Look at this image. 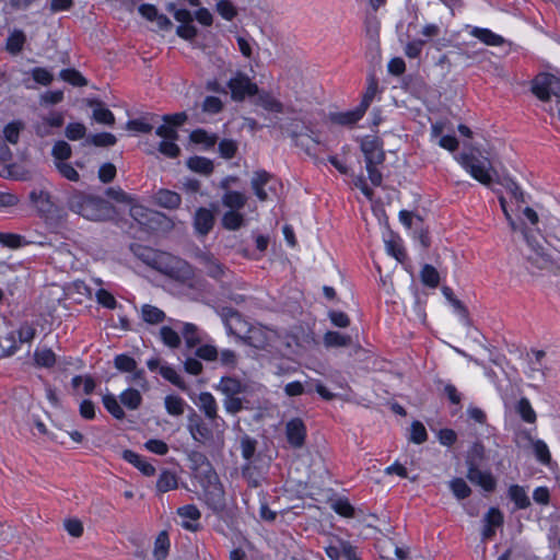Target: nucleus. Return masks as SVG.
<instances>
[{
    "label": "nucleus",
    "instance_id": "1",
    "mask_svg": "<svg viewBox=\"0 0 560 560\" xmlns=\"http://www.w3.org/2000/svg\"><path fill=\"white\" fill-rule=\"evenodd\" d=\"M66 206L71 212L90 221L109 220L115 213L108 201L79 189L68 192Z\"/></svg>",
    "mask_w": 560,
    "mask_h": 560
},
{
    "label": "nucleus",
    "instance_id": "2",
    "mask_svg": "<svg viewBox=\"0 0 560 560\" xmlns=\"http://www.w3.org/2000/svg\"><path fill=\"white\" fill-rule=\"evenodd\" d=\"M524 237L526 247L523 249V257L529 273L538 275L541 271L557 273L560 271V262L553 257L542 236L524 231Z\"/></svg>",
    "mask_w": 560,
    "mask_h": 560
},
{
    "label": "nucleus",
    "instance_id": "3",
    "mask_svg": "<svg viewBox=\"0 0 560 560\" xmlns=\"http://www.w3.org/2000/svg\"><path fill=\"white\" fill-rule=\"evenodd\" d=\"M217 389L224 396L223 406L228 413L236 415L243 409H248L249 400L245 397L247 384L231 376H223L217 385Z\"/></svg>",
    "mask_w": 560,
    "mask_h": 560
},
{
    "label": "nucleus",
    "instance_id": "4",
    "mask_svg": "<svg viewBox=\"0 0 560 560\" xmlns=\"http://www.w3.org/2000/svg\"><path fill=\"white\" fill-rule=\"evenodd\" d=\"M152 268L176 280H187L192 276L187 261L166 252L159 250Z\"/></svg>",
    "mask_w": 560,
    "mask_h": 560
},
{
    "label": "nucleus",
    "instance_id": "5",
    "mask_svg": "<svg viewBox=\"0 0 560 560\" xmlns=\"http://www.w3.org/2000/svg\"><path fill=\"white\" fill-rule=\"evenodd\" d=\"M198 458L205 465V469L198 475L200 483L203 488L208 502L213 505H221L224 500V490L219 481L217 472L202 454H197Z\"/></svg>",
    "mask_w": 560,
    "mask_h": 560
},
{
    "label": "nucleus",
    "instance_id": "6",
    "mask_svg": "<svg viewBox=\"0 0 560 560\" xmlns=\"http://www.w3.org/2000/svg\"><path fill=\"white\" fill-rule=\"evenodd\" d=\"M226 86L231 92V98L235 102H243L247 96H254L258 93V85L242 71H236L228 81Z\"/></svg>",
    "mask_w": 560,
    "mask_h": 560
},
{
    "label": "nucleus",
    "instance_id": "7",
    "mask_svg": "<svg viewBox=\"0 0 560 560\" xmlns=\"http://www.w3.org/2000/svg\"><path fill=\"white\" fill-rule=\"evenodd\" d=\"M459 163L470 175L483 185L491 183V175L489 173L490 162L488 159H479L472 154L462 153L458 156Z\"/></svg>",
    "mask_w": 560,
    "mask_h": 560
},
{
    "label": "nucleus",
    "instance_id": "8",
    "mask_svg": "<svg viewBox=\"0 0 560 560\" xmlns=\"http://www.w3.org/2000/svg\"><path fill=\"white\" fill-rule=\"evenodd\" d=\"M132 215L141 223L156 231H171L174 222L164 213L143 209L142 207L132 208Z\"/></svg>",
    "mask_w": 560,
    "mask_h": 560
},
{
    "label": "nucleus",
    "instance_id": "9",
    "mask_svg": "<svg viewBox=\"0 0 560 560\" xmlns=\"http://www.w3.org/2000/svg\"><path fill=\"white\" fill-rule=\"evenodd\" d=\"M532 92L544 102L551 96L560 98V79L550 73H540L533 81Z\"/></svg>",
    "mask_w": 560,
    "mask_h": 560
},
{
    "label": "nucleus",
    "instance_id": "10",
    "mask_svg": "<svg viewBox=\"0 0 560 560\" xmlns=\"http://www.w3.org/2000/svg\"><path fill=\"white\" fill-rule=\"evenodd\" d=\"M187 429L191 438L200 444L209 445L214 442L213 427L211 428L205 420L195 411L187 417Z\"/></svg>",
    "mask_w": 560,
    "mask_h": 560
},
{
    "label": "nucleus",
    "instance_id": "11",
    "mask_svg": "<svg viewBox=\"0 0 560 560\" xmlns=\"http://www.w3.org/2000/svg\"><path fill=\"white\" fill-rule=\"evenodd\" d=\"M197 406L210 421L211 425L217 429L218 433H222L225 428V421L218 413V404L213 395L208 392L200 393Z\"/></svg>",
    "mask_w": 560,
    "mask_h": 560
},
{
    "label": "nucleus",
    "instance_id": "12",
    "mask_svg": "<svg viewBox=\"0 0 560 560\" xmlns=\"http://www.w3.org/2000/svg\"><path fill=\"white\" fill-rule=\"evenodd\" d=\"M361 151L364 154L366 164H383L385 152L383 142L376 136H366L361 141Z\"/></svg>",
    "mask_w": 560,
    "mask_h": 560
},
{
    "label": "nucleus",
    "instance_id": "13",
    "mask_svg": "<svg viewBox=\"0 0 560 560\" xmlns=\"http://www.w3.org/2000/svg\"><path fill=\"white\" fill-rule=\"evenodd\" d=\"M63 122V113L51 110L48 115L42 116L40 119L33 125V128L38 137L45 138L54 135V129L62 127Z\"/></svg>",
    "mask_w": 560,
    "mask_h": 560
},
{
    "label": "nucleus",
    "instance_id": "14",
    "mask_svg": "<svg viewBox=\"0 0 560 560\" xmlns=\"http://www.w3.org/2000/svg\"><path fill=\"white\" fill-rule=\"evenodd\" d=\"M285 435L288 443L294 448H301L305 444L306 427L302 419L294 418L285 424Z\"/></svg>",
    "mask_w": 560,
    "mask_h": 560
},
{
    "label": "nucleus",
    "instance_id": "15",
    "mask_svg": "<svg viewBox=\"0 0 560 560\" xmlns=\"http://www.w3.org/2000/svg\"><path fill=\"white\" fill-rule=\"evenodd\" d=\"M175 20L180 23L176 30V34L179 37L186 40H192L197 36V28L192 24L194 16L190 11L186 9L175 11Z\"/></svg>",
    "mask_w": 560,
    "mask_h": 560
},
{
    "label": "nucleus",
    "instance_id": "16",
    "mask_svg": "<svg viewBox=\"0 0 560 560\" xmlns=\"http://www.w3.org/2000/svg\"><path fill=\"white\" fill-rule=\"evenodd\" d=\"M30 200L37 209V212L43 218H50L54 213L56 206L51 200V196L45 190H33L30 194Z\"/></svg>",
    "mask_w": 560,
    "mask_h": 560
},
{
    "label": "nucleus",
    "instance_id": "17",
    "mask_svg": "<svg viewBox=\"0 0 560 560\" xmlns=\"http://www.w3.org/2000/svg\"><path fill=\"white\" fill-rule=\"evenodd\" d=\"M467 479L479 487H481L487 492L494 491L497 487V480L489 471H482L480 468H470L467 469Z\"/></svg>",
    "mask_w": 560,
    "mask_h": 560
},
{
    "label": "nucleus",
    "instance_id": "18",
    "mask_svg": "<svg viewBox=\"0 0 560 560\" xmlns=\"http://www.w3.org/2000/svg\"><path fill=\"white\" fill-rule=\"evenodd\" d=\"M197 259L211 278L219 280L224 276L225 271L223 266L213 255L200 252L197 254Z\"/></svg>",
    "mask_w": 560,
    "mask_h": 560
},
{
    "label": "nucleus",
    "instance_id": "19",
    "mask_svg": "<svg viewBox=\"0 0 560 560\" xmlns=\"http://www.w3.org/2000/svg\"><path fill=\"white\" fill-rule=\"evenodd\" d=\"M214 225V214L207 208H199L194 218V226L200 235H207Z\"/></svg>",
    "mask_w": 560,
    "mask_h": 560
},
{
    "label": "nucleus",
    "instance_id": "20",
    "mask_svg": "<svg viewBox=\"0 0 560 560\" xmlns=\"http://www.w3.org/2000/svg\"><path fill=\"white\" fill-rule=\"evenodd\" d=\"M219 315L224 322V325L229 334L240 337L237 326L243 323L241 314L232 307H221V310L219 311Z\"/></svg>",
    "mask_w": 560,
    "mask_h": 560
},
{
    "label": "nucleus",
    "instance_id": "21",
    "mask_svg": "<svg viewBox=\"0 0 560 560\" xmlns=\"http://www.w3.org/2000/svg\"><path fill=\"white\" fill-rule=\"evenodd\" d=\"M122 458L132 464L136 468H138L144 476L151 477L155 474L154 466L143 459L139 454L135 453L131 450H125L122 452Z\"/></svg>",
    "mask_w": 560,
    "mask_h": 560
},
{
    "label": "nucleus",
    "instance_id": "22",
    "mask_svg": "<svg viewBox=\"0 0 560 560\" xmlns=\"http://www.w3.org/2000/svg\"><path fill=\"white\" fill-rule=\"evenodd\" d=\"M154 200L156 205L166 209H177L182 203L180 195L168 189L158 190Z\"/></svg>",
    "mask_w": 560,
    "mask_h": 560
},
{
    "label": "nucleus",
    "instance_id": "23",
    "mask_svg": "<svg viewBox=\"0 0 560 560\" xmlns=\"http://www.w3.org/2000/svg\"><path fill=\"white\" fill-rule=\"evenodd\" d=\"M256 95V105L261 106L264 109L268 112L284 113V105L279 100H277L271 93L258 90V93Z\"/></svg>",
    "mask_w": 560,
    "mask_h": 560
},
{
    "label": "nucleus",
    "instance_id": "24",
    "mask_svg": "<svg viewBox=\"0 0 560 560\" xmlns=\"http://www.w3.org/2000/svg\"><path fill=\"white\" fill-rule=\"evenodd\" d=\"M271 177V174L264 170L254 173L250 182L252 188L257 198L261 201H266L268 199V194L264 187L270 182Z\"/></svg>",
    "mask_w": 560,
    "mask_h": 560
},
{
    "label": "nucleus",
    "instance_id": "25",
    "mask_svg": "<svg viewBox=\"0 0 560 560\" xmlns=\"http://www.w3.org/2000/svg\"><path fill=\"white\" fill-rule=\"evenodd\" d=\"M486 458L485 446L481 442H475L466 455L467 469L479 468Z\"/></svg>",
    "mask_w": 560,
    "mask_h": 560
},
{
    "label": "nucleus",
    "instance_id": "26",
    "mask_svg": "<svg viewBox=\"0 0 560 560\" xmlns=\"http://www.w3.org/2000/svg\"><path fill=\"white\" fill-rule=\"evenodd\" d=\"M89 105L93 107V118L104 125L113 126L115 124L114 114L103 106V103L98 100L89 102Z\"/></svg>",
    "mask_w": 560,
    "mask_h": 560
},
{
    "label": "nucleus",
    "instance_id": "27",
    "mask_svg": "<svg viewBox=\"0 0 560 560\" xmlns=\"http://www.w3.org/2000/svg\"><path fill=\"white\" fill-rule=\"evenodd\" d=\"M365 113L358 106L355 109L346 113L330 115V120L341 126H352L359 121Z\"/></svg>",
    "mask_w": 560,
    "mask_h": 560
},
{
    "label": "nucleus",
    "instance_id": "28",
    "mask_svg": "<svg viewBox=\"0 0 560 560\" xmlns=\"http://www.w3.org/2000/svg\"><path fill=\"white\" fill-rule=\"evenodd\" d=\"M470 34L488 46H501L505 39L488 28L474 27Z\"/></svg>",
    "mask_w": 560,
    "mask_h": 560
},
{
    "label": "nucleus",
    "instance_id": "29",
    "mask_svg": "<svg viewBox=\"0 0 560 560\" xmlns=\"http://www.w3.org/2000/svg\"><path fill=\"white\" fill-rule=\"evenodd\" d=\"M247 202V197L235 190H228L222 196V205L230 210L238 211Z\"/></svg>",
    "mask_w": 560,
    "mask_h": 560
},
{
    "label": "nucleus",
    "instance_id": "30",
    "mask_svg": "<svg viewBox=\"0 0 560 560\" xmlns=\"http://www.w3.org/2000/svg\"><path fill=\"white\" fill-rule=\"evenodd\" d=\"M177 486L178 480L176 474L171 470H163L156 481V491L159 493H165L176 489Z\"/></svg>",
    "mask_w": 560,
    "mask_h": 560
},
{
    "label": "nucleus",
    "instance_id": "31",
    "mask_svg": "<svg viewBox=\"0 0 560 560\" xmlns=\"http://www.w3.org/2000/svg\"><path fill=\"white\" fill-rule=\"evenodd\" d=\"M155 115H149L138 119L129 120L126 128L130 131H137L141 133H149L153 129V122L156 120Z\"/></svg>",
    "mask_w": 560,
    "mask_h": 560
},
{
    "label": "nucleus",
    "instance_id": "32",
    "mask_svg": "<svg viewBox=\"0 0 560 560\" xmlns=\"http://www.w3.org/2000/svg\"><path fill=\"white\" fill-rule=\"evenodd\" d=\"M527 439L532 443L537 460L544 465L550 466L552 459L547 444L542 440H534L530 434H527Z\"/></svg>",
    "mask_w": 560,
    "mask_h": 560
},
{
    "label": "nucleus",
    "instance_id": "33",
    "mask_svg": "<svg viewBox=\"0 0 560 560\" xmlns=\"http://www.w3.org/2000/svg\"><path fill=\"white\" fill-rule=\"evenodd\" d=\"M186 164L189 170L201 175H210L213 172V163L207 158L192 156L188 159Z\"/></svg>",
    "mask_w": 560,
    "mask_h": 560
},
{
    "label": "nucleus",
    "instance_id": "34",
    "mask_svg": "<svg viewBox=\"0 0 560 560\" xmlns=\"http://www.w3.org/2000/svg\"><path fill=\"white\" fill-rule=\"evenodd\" d=\"M323 340L327 348L349 347L352 345V338L349 335L338 331H327Z\"/></svg>",
    "mask_w": 560,
    "mask_h": 560
},
{
    "label": "nucleus",
    "instance_id": "35",
    "mask_svg": "<svg viewBox=\"0 0 560 560\" xmlns=\"http://www.w3.org/2000/svg\"><path fill=\"white\" fill-rule=\"evenodd\" d=\"M26 42V36L23 31H13L7 39V50L12 55H18L22 51Z\"/></svg>",
    "mask_w": 560,
    "mask_h": 560
},
{
    "label": "nucleus",
    "instance_id": "36",
    "mask_svg": "<svg viewBox=\"0 0 560 560\" xmlns=\"http://www.w3.org/2000/svg\"><path fill=\"white\" fill-rule=\"evenodd\" d=\"M509 498L515 503L517 509H527L530 505V500L526 494L523 487L513 485L509 489Z\"/></svg>",
    "mask_w": 560,
    "mask_h": 560
},
{
    "label": "nucleus",
    "instance_id": "37",
    "mask_svg": "<svg viewBox=\"0 0 560 560\" xmlns=\"http://www.w3.org/2000/svg\"><path fill=\"white\" fill-rule=\"evenodd\" d=\"M182 335L186 347L189 349L195 348L201 342L199 328L194 324L186 323L183 327Z\"/></svg>",
    "mask_w": 560,
    "mask_h": 560
},
{
    "label": "nucleus",
    "instance_id": "38",
    "mask_svg": "<svg viewBox=\"0 0 560 560\" xmlns=\"http://www.w3.org/2000/svg\"><path fill=\"white\" fill-rule=\"evenodd\" d=\"M221 221L224 229L236 231L244 225L245 219L238 211L230 210L224 213Z\"/></svg>",
    "mask_w": 560,
    "mask_h": 560
},
{
    "label": "nucleus",
    "instance_id": "39",
    "mask_svg": "<svg viewBox=\"0 0 560 560\" xmlns=\"http://www.w3.org/2000/svg\"><path fill=\"white\" fill-rule=\"evenodd\" d=\"M516 412L520 417L527 423H535L537 416L535 410L533 409L529 400L525 397L521 398L515 406Z\"/></svg>",
    "mask_w": 560,
    "mask_h": 560
},
{
    "label": "nucleus",
    "instance_id": "40",
    "mask_svg": "<svg viewBox=\"0 0 560 560\" xmlns=\"http://www.w3.org/2000/svg\"><path fill=\"white\" fill-rule=\"evenodd\" d=\"M378 90V83L374 75L369 77L368 86L359 107L365 113L369 106L371 105L373 98L375 97Z\"/></svg>",
    "mask_w": 560,
    "mask_h": 560
},
{
    "label": "nucleus",
    "instance_id": "41",
    "mask_svg": "<svg viewBox=\"0 0 560 560\" xmlns=\"http://www.w3.org/2000/svg\"><path fill=\"white\" fill-rule=\"evenodd\" d=\"M142 318L149 324H160L165 319V313L150 304H144L141 310Z\"/></svg>",
    "mask_w": 560,
    "mask_h": 560
},
{
    "label": "nucleus",
    "instance_id": "42",
    "mask_svg": "<svg viewBox=\"0 0 560 560\" xmlns=\"http://www.w3.org/2000/svg\"><path fill=\"white\" fill-rule=\"evenodd\" d=\"M170 548L168 535L161 532L155 539L153 555L156 560H164L167 557Z\"/></svg>",
    "mask_w": 560,
    "mask_h": 560
},
{
    "label": "nucleus",
    "instance_id": "43",
    "mask_svg": "<svg viewBox=\"0 0 560 560\" xmlns=\"http://www.w3.org/2000/svg\"><path fill=\"white\" fill-rule=\"evenodd\" d=\"M120 401L124 406L131 410H136L142 402V397L137 389L128 388L120 395Z\"/></svg>",
    "mask_w": 560,
    "mask_h": 560
},
{
    "label": "nucleus",
    "instance_id": "44",
    "mask_svg": "<svg viewBox=\"0 0 560 560\" xmlns=\"http://www.w3.org/2000/svg\"><path fill=\"white\" fill-rule=\"evenodd\" d=\"M116 137L109 132L91 135L85 139L86 144H93L95 147H112L116 144Z\"/></svg>",
    "mask_w": 560,
    "mask_h": 560
},
{
    "label": "nucleus",
    "instance_id": "45",
    "mask_svg": "<svg viewBox=\"0 0 560 560\" xmlns=\"http://www.w3.org/2000/svg\"><path fill=\"white\" fill-rule=\"evenodd\" d=\"M103 404L106 410L116 419L122 420L125 418V411L116 397L112 394H107L103 397Z\"/></svg>",
    "mask_w": 560,
    "mask_h": 560
},
{
    "label": "nucleus",
    "instance_id": "46",
    "mask_svg": "<svg viewBox=\"0 0 560 560\" xmlns=\"http://www.w3.org/2000/svg\"><path fill=\"white\" fill-rule=\"evenodd\" d=\"M0 244L15 249L27 245L28 242L20 234L0 232Z\"/></svg>",
    "mask_w": 560,
    "mask_h": 560
},
{
    "label": "nucleus",
    "instance_id": "47",
    "mask_svg": "<svg viewBox=\"0 0 560 560\" xmlns=\"http://www.w3.org/2000/svg\"><path fill=\"white\" fill-rule=\"evenodd\" d=\"M24 122L21 120H15L8 124L3 130L5 140L12 144H16L20 139V132L24 129Z\"/></svg>",
    "mask_w": 560,
    "mask_h": 560
},
{
    "label": "nucleus",
    "instance_id": "48",
    "mask_svg": "<svg viewBox=\"0 0 560 560\" xmlns=\"http://www.w3.org/2000/svg\"><path fill=\"white\" fill-rule=\"evenodd\" d=\"M450 488L458 500H464L471 494V489L463 478L451 480Z\"/></svg>",
    "mask_w": 560,
    "mask_h": 560
},
{
    "label": "nucleus",
    "instance_id": "49",
    "mask_svg": "<svg viewBox=\"0 0 560 560\" xmlns=\"http://www.w3.org/2000/svg\"><path fill=\"white\" fill-rule=\"evenodd\" d=\"M420 276L422 282L430 288H436L440 283V275L438 270L431 265H424Z\"/></svg>",
    "mask_w": 560,
    "mask_h": 560
},
{
    "label": "nucleus",
    "instance_id": "50",
    "mask_svg": "<svg viewBox=\"0 0 560 560\" xmlns=\"http://www.w3.org/2000/svg\"><path fill=\"white\" fill-rule=\"evenodd\" d=\"M190 139L195 143L205 144L206 148H212L218 141V137L215 135L209 133L203 129L192 131Z\"/></svg>",
    "mask_w": 560,
    "mask_h": 560
},
{
    "label": "nucleus",
    "instance_id": "51",
    "mask_svg": "<svg viewBox=\"0 0 560 560\" xmlns=\"http://www.w3.org/2000/svg\"><path fill=\"white\" fill-rule=\"evenodd\" d=\"M34 360L39 366L51 368L56 363V355L50 349H38L34 353Z\"/></svg>",
    "mask_w": 560,
    "mask_h": 560
},
{
    "label": "nucleus",
    "instance_id": "52",
    "mask_svg": "<svg viewBox=\"0 0 560 560\" xmlns=\"http://www.w3.org/2000/svg\"><path fill=\"white\" fill-rule=\"evenodd\" d=\"M60 78L74 86L88 85L86 79L75 69H63Z\"/></svg>",
    "mask_w": 560,
    "mask_h": 560
},
{
    "label": "nucleus",
    "instance_id": "53",
    "mask_svg": "<svg viewBox=\"0 0 560 560\" xmlns=\"http://www.w3.org/2000/svg\"><path fill=\"white\" fill-rule=\"evenodd\" d=\"M165 408L172 416H182L185 411V401L178 396L170 395L165 398Z\"/></svg>",
    "mask_w": 560,
    "mask_h": 560
},
{
    "label": "nucleus",
    "instance_id": "54",
    "mask_svg": "<svg viewBox=\"0 0 560 560\" xmlns=\"http://www.w3.org/2000/svg\"><path fill=\"white\" fill-rule=\"evenodd\" d=\"M161 375L171 382L173 385L177 386L182 390L187 389L186 383L183 381V378L177 374V372L171 368V366H161L160 368Z\"/></svg>",
    "mask_w": 560,
    "mask_h": 560
},
{
    "label": "nucleus",
    "instance_id": "55",
    "mask_svg": "<svg viewBox=\"0 0 560 560\" xmlns=\"http://www.w3.org/2000/svg\"><path fill=\"white\" fill-rule=\"evenodd\" d=\"M163 342L170 348H178L180 345L179 335L168 326H163L160 330Z\"/></svg>",
    "mask_w": 560,
    "mask_h": 560
},
{
    "label": "nucleus",
    "instance_id": "56",
    "mask_svg": "<svg viewBox=\"0 0 560 560\" xmlns=\"http://www.w3.org/2000/svg\"><path fill=\"white\" fill-rule=\"evenodd\" d=\"M114 365L121 372H132L137 368V362L133 358L127 354H119L115 358Z\"/></svg>",
    "mask_w": 560,
    "mask_h": 560
},
{
    "label": "nucleus",
    "instance_id": "57",
    "mask_svg": "<svg viewBox=\"0 0 560 560\" xmlns=\"http://www.w3.org/2000/svg\"><path fill=\"white\" fill-rule=\"evenodd\" d=\"M51 153L56 160L63 162L71 156L72 150L68 142L60 140L55 143Z\"/></svg>",
    "mask_w": 560,
    "mask_h": 560
},
{
    "label": "nucleus",
    "instance_id": "58",
    "mask_svg": "<svg viewBox=\"0 0 560 560\" xmlns=\"http://www.w3.org/2000/svg\"><path fill=\"white\" fill-rule=\"evenodd\" d=\"M63 526L68 534L74 538H80L83 535V523L79 518H66Z\"/></svg>",
    "mask_w": 560,
    "mask_h": 560
},
{
    "label": "nucleus",
    "instance_id": "59",
    "mask_svg": "<svg viewBox=\"0 0 560 560\" xmlns=\"http://www.w3.org/2000/svg\"><path fill=\"white\" fill-rule=\"evenodd\" d=\"M65 133L69 140L74 141L85 137L86 128L83 124L72 122L66 127Z\"/></svg>",
    "mask_w": 560,
    "mask_h": 560
},
{
    "label": "nucleus",
    "instance_id": "60",
    "mask_svg": "<svg viewBox=\"0 0 560 560\" xmlns=\"http://www.w3.org/2000/svg\"><path fill=\"white\" fill-rule=\"evenodd\" d=\"M217 11L223 19L228 21L233 20L237 14L236 8L230 0L219 1L217 4Z\"/></svg>",
    "mask_w": 560,
    "mask_h": 560
},
{
    "label": "nucleus",
    "instance_id": "61",
    "mask_svg": "<svg viewBox=\"0 0 560 560\" xmlns=\"http://www.w3.org/2000/svg\"><path fill=\"white\" fill-rule=\"evenodd\" d=\"M257 441L255 439L245 435L241 440L242 455L246 460H250L255 455Z\"/></svg>",
    "mask_w": 560,
    "mask_h": 560
},
{
    "label": "nucleus",
    "instance_id": "62",
    "mask_svg": "<svg viewBox=\"0 0 560 560\" xmlns=\"http://www.w3.org/2000/svg\"><path fill=\"white\" fill-rule=\"evenodd\" d=\"M334 511L343 517H353L354 509L348 500L338 499L332 503Z\"/></svg>",
    "mask_w": 560,
    "mask_h": 560
},
{
    "label": "nucleus",
    "instance_id": "63",
    "mask_svg": "<svg viewBox=\"0 0 560 560\" xmlns=\"http://www.w3.org/2000/svg\"><path fill=\"white\" fill-rule=\"evenodd\" d=\"M428 439L427 430L420 421H415L411 424V436L410 440L413 443L421 444Z\"/></svg>",
    "mask_w": 560,
    "mask_h": 560
},
{
    "label": "nucleus",
    "instance_id": "64",
    "mask_svg": "<svg viewBox=\"0 0 560 560\" xmlns=\"http://www.w3.org/2000/svg\"><path fill=\"white\" fill-rule=\"evenodd\" d=\"M175 140H163L159 144V151L167 158H177L180 153L179 147Z\"/></svg>",
    "mask_w": 560,
    "mask_h": 560
}]
</instances>
